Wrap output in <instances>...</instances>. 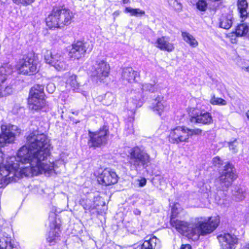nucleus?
<instances>
[{
  "label": "nucleus",
  "mask_w": 249,
  "mask_h": 249,
  "mask_svg": "<svg viewBox=\"0 0 249 249\" xmlns=\"http://www.w3.org/2000/svg\"><path fill=\"white\" fill-rule=\"evenodd\" d=\"M198 9L201 11H205L207 8V3L204 0H199L196 3Z\"/></svg>",
  "instance_id": "obj_41"
},
{
  "label": "nucleus",
  "mask_w": 249,
  "mask_h": 249,
  "mask_svg": "<svg viewBox=\"0 0 249 249\" xmlns=\"http://www.w3.org/2000/svg\"><path fill=\"white\" fill-rule=\"evenodd\" d=\"M0 153H1V151H0Z\"/></svg>",
  "instance_id": "obj_55"
},
{
  "label": "nucleus",
  "mask_w": 249,
  "mask_h": 249,
  "mask_svg": "<svg viewBox=\"0 0 249 249\" xmlns=\"http://www.w3.org/2000/svg\"><path fill=\"white\" fill-rule=\"evenodd\" d=\"M213 161L214 165H222L223 164V160H220L219 157H214L213 159Z\"/></svg>",
  "instance_id": "obj_47"
},
{
  "label": "nucleus",
  "mask_w": 249,
  "mask_h": 249,
  "mask_svg": "<svg viewBox=\"0 0 249 249\" xmlns=\"http://www.w3.org/2000/svg\"><path fill=\"white\" fill-rule=\"evenodd\" d=\"M59 20L60 28L70 24L74 15L69 9L65 8H57Z\"/></svg>",
  "instance_id": "obj_17"
},
{
  "label": "nucleus",
  "mask_w": 249,
  "mask_h": 249,
  "mask_svg": "<svg viewBox=\"0 0 249 249\" xmlns=\"http://www.w3.org/2000/svg\"><path fill=\"white\" fill-rule=\"evenodd\" d=\"M178 202L174 203L171 209L170 224L177 231L188 240L196 241L200 236H205L212 233L219 226L220 217L217 215L208 217L198 216L195 218L194 222L176 219L179 213Z\"/></svg>",
  "instance_id": "obj_2"
},
{
  "label": "nucleus",
  "mask_w": 249,
  "mask_h": 249,
  "mask_svg": "<svg viewBox=\"0 0 249 249\" xmlns=\"http://www.w3.org/2000/svg\"><path fill=\"white\" fill-rule=\"evenodd\" d=\"M238 142L237 140H234L232 142H231L229 143L230 150L232 151L233 153H235L237 151V146Z\"/></svg>",
  "instance_id": "obj_40"
},
{
  "label": "nucleus",
  "mask_w": 249,
  "mask_h": 249,
  "mask_svg": "<svg viewBox=\"0 0 249 249\" xmlns=\"http://www.w3.org/2000/svg\"><path fill=\"white\" fill-rule=\"evenodd\" d=\"M142 89L143 91H149L151 92H155L157 89L154 85L149 83L142 85Z\"/></svg>",
  "instance_id": "obj_38"
},
{
  "label": "nucleus",
  "mask_w": 249,
  "mask_h": 249,
  "mask_svg": "<svg viewBox=\"0 0 249 249\" xmlns=\"http://www.w3.org/2000/svg\"><path fill=\"white\" fill-rule=\"evenodd\" d=\"M91 200L87 197L82 198L79 201L80 204L83 208L86 211H89L92 215L94 214V212L92 211L95 209V207L91 205Z\"/></svg>",
  "instance_id": "obj_30"
},
{
  "label": "nucleus",
  "mask_w": 249,
  "mask_h": 249,
  "mask_svg": "<svg viewBox=\"0 0 249 249\" xmlns=\"http://www.w3.org/2000/svg\"><path fill=\"white\" fill-rule=\"evenodd\" d=\"M124 12L129 13L131 16L137 18L141 17L145 15V12L139 8H133L131 7H127L124 10Z\"/></svg>",
  "instance_id": "obj_32"
},
{
  "label": "nucleus",
  "mask_w": 249,
  "mask_h": 249,
  "mask_svg": "<svg viewBox=\"0 0 249 249\" xmlns=\"http://www.w3.org/2000/svg\"><path fill=\"white\" fill-rule=\"evenodd\" d=\"M89 74L97 80L102 81L108 77L110 72V66L105 60L98 59L93 62L88 68Z\"/></svg>",
  "instance_id": "obj_5"
},
{
  "label": "nucleus",
  "mask_w": 249,
  "mask_h": 249,
  "mask_svg": "<svg viewBox=\"0 0 249 249\" xmlns=\"http://www.w3.org/2000/svg\"><path fill=\"white\" fill-rule=\"evenodd\" d=\"M160 245V240L156 236L151 235L140 245V249H159Z\"/></svg>",
  "instance_id": "obj_21"
},
{
  "label": "nucleus",
  "mask_w": 249,
  "mask_h": 249,
  "mask_svg": "<svg viewBox=\"0 0 249 249\" xmlns=\"http://www.w3.org/2000/svg\"><path fill=\"white\" fill-rule=\"evenodd\" d=\"M181 36L183 39L192 47H196L198 43L196 38L190 33L187 32H182Z\"/></svg>",
  "instance_id": "obj_27"
},
{
  "label": "nucleus",
  "mask_w": 249,
  "mask_h": 249,
  "mask_svg": "<svg viewBox=\"0 0 249 249\" xmlns=\"http://www.w3.org/2000/svg\"><path fill=\"white\" fill-rule=\"evenodd\" d=\"M77 76L75 75H71L69 76L66 82V87H70L73 91L79 92L80 84L76 80Z\"/></svg>",
  "instance_id": "obj_26"
},
{
  "label": "nucleus",
  "mask_w": 249,
  "mask_h": 249,
  "mask_svg": "<svg viewBox=\"0 0 249 249\" xmlns=\"http://www.w3.org/2000/svg\"><path fill=\"white\" fill-rule=\"evenodd\" d=\"M27 145H24L16 156H49L50 145L47 136L37 131L30 133L27 136Z\"/></svg>",
  "instance_id": "obj_3"
},
{
  "label": "nucleus",
  "mask_w": 249,
  "mask_h": 249,
  "mask_svg": "<svg viewBox=\"0 0 249 249\" xmlns=\"http://www.w3.org/2000/svg\"><path fill=\"white\" fill-rule=\"evenodd\" d=\"M134 213L136 215H140L141 212L139 210L136 209L134 211Z\"/></svg>",
  "instance_id": "obj_50"
},
{
  "label": "nucleus",
  "mask_w": 249,
  "mask_h": 249,
  "mask_svg": "<svg viewBox=\"0 0 249 249\" xmlns=\"http://www.w3.org/2000/svg\"><path fill=\"white\" fill-rule=\"evenodd\" d=\"M105 100H107V99H109L108 102H106V104L107 105H109L111 104V103L113 102L114 99V96L113 95L110 93H107L105 94Z\"/></svg>",
  "instance_id": "obj_45"
},
{
  "label": "nucleus",
  "mask_w": 249,
  "mask_h": 249,
  "mask_svg": "<svg viewBox=\"0 0 249 249\" xmlns=\"http://www.w3.org/2000/svg\"><path fill=\"white\" fill-rule=\"evenodd\" d=\"M17 68L19 73L30 75L37 71V61L33 56H27L19 60Z\"/></svg>",
  "instance_id": "obj_10"
},
{
  "label": "nucleus",
  "mask_w": 249,
  "mask_h": 249,
  "mask_svg": "<svg viewBox=\"0 0 249 249\" xmlns=\"http://www.w3.org/2000/svg\"><path fill=\"white\" fill-rule=\"evenodd\" d=\"M125 131L126 132L127 134H131L133 133L134 129H133V125L132 122H128L125 124Z\"/></svg>",
  "instance_id": "obj_42"
},
{
  "label": "nucleus",
  "mask_w": 249,
  "mask_h": 249,
  "mask_svg": "<svg viewBox=\"0 0 249 249\" xmlns=\"http://www.w3.org/2000/svg\"><path fill=\"white\" fill-rule=\"evenodd\" d=\"M155 46L162 51L171 52L175 49L173 43L170 42V38L166 36L158 37L155 43Z\"/></svg>",
  "instance_id": "obj_20"
},
{
  "label": "nucleus",
  "mask_w": 249,
  "mask_h": 249,
  "mask_svg": "<svg viewBox=\"0 0 249 249\" xmlns=\"http://www.w3.org/2000/svg\"><path fill=\"white\" fill-rule=\"evenodd\" d=\"M210 103L213 105L217 106H226L227 104V101L221 98L217 97L214 94L211 95Z\"/></svg>",
  "instance_id": "obj_36"
},
{
  "label": "nucleus",
  "mask_w": 249,
  "mask_h": 249,
  "mask_svg": "<svg viewBox=\"0 0 249 249\" xmlns=\"http://www.w3.org/2000/svg\"><path fill=\"white\" fill-rule=\"evenodd\" d=\"M151 108L153 111L159 115H161L163 112L168 109L167 102L164 100L163 97L158 96L154 100Z\"/></svg>",
  "instance_id": "obj_19"
},
{
  "label": "nucleus",
  "mask_w": 249,
  "mask_h": 249,
  "mask_svg": "<svg viewBox=\"0 0 249 249\" xmlns=\"http://www.w3.org/2000/svg\"><path fill=\"white\" fill-rule=\"evenodd\" d=\"M138 185L140 187H143L146 184L147 180L144 177H142L138 180Z\"/></svg>",
  "instance_id": "obj_46"
},
{
  "label": "nucleus",
  "mask_w": 249,
  "mask_h": 249,
  "mask_svg": "<svg viewBox=\"0 0 249 249\" xmlns=\"http://www.w3.org/2000/svg\"><path fill=\"white\" fill-rule=\"evenodd\" d=\"M242 70L249 72V66L248 67H242Z\"/></svg>",
  "instance_id": "obj_51"
},
{
  "label": "nucleus",
  "mask_w": 249,
  "mask_h": 249,
  "mask_svg": "<svg viewBox=\"0 0 249 249\" xmlns=\"http://www.w3.org/2000/svg\"><path fill=\"white\" fill-rule=\"evenodd\" d=\"M13 72L11 65L5 64L0 67V97L11 94L13 89L8 84L9 77Z\"/></svg>",
  "instance_id": "obj_6"
},
{
  "label": "nucleus",
  "mask_w": 249,
  "mask_h": 249,
  "mask_svg": "<svg viewBox=\"0 0 249 249\" xmlns=\"http://www.w3.org/2000/svg\"><path fill=\"white\" fill-rule=\"evenodd\" d=\"M46 104L44 98L29 95L28 98L29 107L30 109L37 110L41 109Z\"/></svg>",
  "instance_id": "obj_23"
},
{
  "label": "nucleus",
  "mask_w": 249,
  "mask_h": 249,
  "mask_svg": "<svg viewBox=\"0 0 249 249\" xmlns=\"http://www.w3.org/2000/svg\"><path fill=\"white\" fill-rule=\"evenodd\" d=\"M120 11L119 10L115 11L113 13V16L114 17V18L115 19L116 17H118L120 15Z\"/></svg>",
  "instance_id": "obj_49"
},
{
  "label": "nucleus",
  "mask_w": 249,
  "mask_h": 249,
  "mask_svg": "<svg viewBox=\"0 0 249 249\" xmlns=\"http://www.w3.org/2000/svg\"><path fill=\"white\" fill-rule=\"evenodd\" d=\"M187 132L188 134V139L190 136L193 135H200L202 133V130L199 128H195V129H189L187 128Z\"/></svg>",
  "instance_id": "obj_39"
},
{
  "label": "nucleus",
  "mask_w": 249,
  "mask_h": 249,
  "mask_svg": "<svg viewBox=\"0 0 249 249\" xmlns=\"http://www.w3.org/2000/svg\"><path fill=\"white\" fill-rule=\"evenodd\" d=\"M248 25L246 23H242L237 26L235 33L237 36H244L248 33Z\"/></svg>",
  "instance_id": "obj_35"
},
{
  "label": "nucleus",
  "mask_w": 249,
  "mask_h": 249,
  "mask_svg": "<svg viewBox=\"0 0 249 249\" xmlns=\"http://www.w3.org/2000/svg\"><path fill=\"white\" fill-rule=\"evenodd\" d=\"M190 120L192 123L204 124H210L213 123V118L211 113L205 111L196 113L191 117Z\"/></svg>",
  "instance_id": "obj_18"
},
{
  "label": "nucleus",
  "mask_w": 249,
  "mask_h": 249,
  "mask_svg": "<svg viewBox=\"0 0 249 249\" xmlns=\"http://www.w3.org/2000/svg\"><path fill=\"white\" fill-rule=\"evenodd\" d=\"M232 24V17L231 16H222L220 20L219 26L225 29H229L231 27Z\"/></svg>",
  "instance_id": "obj_31"
},
{
  "label": "nucleus",
  "mask_w": 249,
  "mask_h": 249,
  "mask_svg": "<svg viewBox=\"0 0 249 249\" xmlns=\"http://www.w3.org/2000/svg\"><path fill=\"white\" fill-rule=\"evenodd\" d=\"M241 249H249V243L246 244Z\"/></svg>",
  "instance_id": "obj_52"
},
{
  "label": "nucleus",
  "mask_w": 249,
  "mask_h": 249,
  "mask_svg": "<svg viewBox=\"0 0 249 249\" xmlns=\"http://www.w3.org/2000/svg\"><path fill=\"white\" fill-rule=\"evenodd\" d=\"M142 106V102L137 99H132L127 104V107L132 113H134L136 108Z\"/></svg>",
  "instance_id": "obj_34"
},
{
  "label": "nucleus",
  "mask_w": 249,
  "mask_h": 249,
  "mask_svg": "<svg viewBox=\"0 0 249 249\" xmlns=\"http://www.w3.org/2000/svg\"><path fill=\"white\" fill-rule=\"evenodd\" d=\"M238 178V175L234 165L230 162L226 163L222 172L218 177L219 183L222 187L226 188L231 186Z\"/></svg>",
  "instance_id": "obj_7"
},
{
  "label": "nucleus",
  "mask_w": 249,
  "mask_h": 249,
  "mask_svg": "<svg viewBox=\"0 0 249 249\" xmlns=\"http://www.w3.org/2000/svg\"><path fill=\"white\" fill-rule=\"evenodd\" d=\"M220 249H235L239 239L234 233L224 232L217 235Z\"/></svg>",
  "instance_id": "obj_8"
},
{
  "label": "nucleus",
  "mask_w": 249,
  "mask_h": 249,
  "mask_svg": "<svg viewBox=\"0 0 249 249\" xmlns=\"http://www.w3.org/2000/svg\"><path fill=\"white\" fill-rule=\"evenodd\" d=\"M122 1L124 4L128 3L129 2V0H122Z\"/></svg>",
  "instance_id": "obj_53"
},
{
  "label": "nucleus",
  "mask_w": 249,
  "mask_h": 249,
  "mask_svg": "<svg viewBox=\"0 0 249 249\" xmlns=\"http://www.w3.org/2000/svg\"><path fill=\"white\" fill-rule=\"evenodd\" d=\"M1 130L0 147L4 146L6 143L13 142L16 135L20 133V131L17 126L10 124L1 125Z\"/></svg>",
  "instance_id": "obj_9"
},
{
  "label": "nucleus",
  "mask_w": 249,
  "mask_h": 249,
  "mask_svg": "<svg viewBox=\"0 0 249 249\" xmlns=\"http://www.w3.org/2000/svg\"><path fill=\"white\" fill-rule=\"evenodd\" d=\"M187 127L185 126H178L171 130L169 136V141L173 143H179L188 141V134Z\"/></svg>",
  "instance_id": "obj_14"
},
{
  "label": "nucleus",
  "mask_w": 249,
  "mask_h": 249,
  "mask_svg": "<svg viewBox=\"0 0 249 249\" xmlns=\"http://www.w3.org/2000/svg\"><path fill=\"white\" fill-rule=\"evenodd\" d=\"M107 130L105 127L94 132L89 131L90 139L88 144L89 146L99 147L105 144L107 141Z\"/></svg>",
  "instance_id": "obj_13"
},
{
  "label": "nucleus",
  "mask_w": 249,
  "mask_h": 249,
  "mask_svg": "<svg viewBox=\"0 0 249 249\" xmlns=\"http://www.w3.org/2000/svg\"><path fill=\"white\" fill-rule=\"evenodd\" d=\"M46 63L53 67L58 71L66 70L68 66L65 54L61 51L51 52L47 50L44 54Z\"/></svg>",
  "instance_id": "obj_4"
},
{
  "label": "nucleus",
  "mask_w": 249,
  "mask_h": 249,
  "mask_svg": "<svg viewBox=\"0 0 249 249\" xmlns=\"http://www.w3.org/2000/svg\"><path fill=\"white\" fill-rule=\"evenodd\" d=\"M125 150L130 154V156H145V155H147L142 147L136 146L132 148L127 147L125 148Z\"/></svg>",
  "instance_id": "obj_33"
},
{
  "label": "nucleus",
  "mask_w": 249,
  "mask_h": 249,
  "mask_svg": "<svg viewBox=\"0 0 249 249\" xmlns=\"http://www.w3.org/2000/svg\"><path fill=\"white\" fill-rule=\"evenodd\" d=\"M119 177L115 171L106 167L97 176L98 183L103 186H107L117 183Z\"/></svg>",
  "instance_id": "obj_11"
},
{
  "label": "nucleus",
  "mask_w": 249,
  "mask_h": 249,
  "mask_svg": "<svg viewBox=\"0 0 249 249\" xmlns=\"http://www.w3.org/2000/svg\"><path fill=\"white\" fill-rule=\"evenodd\" d=\"M169 4L176 11H179L182 9V4L177 0H167Z\"/></svg>",
  "instance_id": "obj_37"
},
{
  "label": "nucleus",
  "mask_w": 249,
  "mask_h": 249,
  "mask_svg": "<svg viewBox=\"0 0 249 249\" xmlns=\"http://www.w3.org/2000/svg\"><path fill=\"white\" fill-rule=\"evenodd\" d=\"M237 6L240 14V17L242 18L247 17L248 4L246 0H238Z\"/></svg>",
  "instance_id": "obj_29"
},
{
  "label": "nucleus",
  "mask_w": 249,
  "mask_h": 249,
  "mask_svg": "<svg viewBox=\"0 0 249 249\" xmlns=\"http://www.w3.org/2000/svg\"><path fill=\"white\" fill-rule=\"evenodd\" d=\"M29 95L44 98V86L42 85H35L31 88Z\"/></svg>",
  "instance_id": "obj_28"
},
{
  "label": "nucleus",
  "mask_w": 249,
  "mask_h": 249,
  "mask_svg": "<svg viewBox=\"0 0 249 249\" xmlns=\"http://www.w3.org/2000/svg\"><path fill=\"white\" fill-rule=\"evenodd\" d=\"M49 226L50 230L47 234L46 241L50 246H53L57 243V239L60 236L61 225L55 218L50 223Z\"/></svg>",
  "instance_id": "obj_16"
},
{
  "label": "nucleus",
  "mask_w": 249,
  "mask_h": 249,
  "mask_svg": "<svg viewBox=\"0 0 249 249\" xmlns=\"http://www.w3.org/2000/svg\"><path fill=\"white\" fill-rule=\"evenodd\" d=\"M131 163L136 168L141 166L145 168L150 162L149 157H131Z\"/></svg>",
  "instance_id": "obj_25"
},
{
  "label": "nucleus",
  "mask_w": 249,
  "mask_h": 249,
  "mask_svg": "<svg viewBox=\"0 0 249 249\" xmlns=\"http://www.w3.org/2000/svg\"><path fill=\"white\" fill-rule=\"evenodd\" d=\"M57 8H54L46 19V24L50 29L60 28Z\"/></svg>",
  "instance_id": "obj_22"
},
{
  "label": "nucleus",
  "mask_w": 249,
  "mask_h": 249,
  "mask_svg": "<svg viewBox=\"0 0 249 249\" xmlns=\"http://www.w3.org/2000/svg\"><path fill=\"white\" fill-rule=\"evenodd\" d=\"M55 89V86L53 83H49L46 86V90L50 93H52Z\"/></svg>",
  "instance_id": "obj_44"
},
{
  "label": "nucleus",
  "mask_w": 249,
  "mask_h": 249,
  "mask_svg": "<svg viewBox=\"0 0 249 249\" xmlns=\"http://www.w3.org/2000/svg\"><path fill=\"white\" fill-rule=\"evenodd\" d=\"M14 2L17 4H21L23 6H27L32 3L35 0H13Z\"/></svg>",
  "instance_id": "obj_43"
},
{
  "label": "nucleus",
  "mask_w": 249,
  "mask_h": 249,
  "mask_svg": "<svg viewBox=\"0 0 249 249\" xmlns=\"http://www.w3.org/2000/svg\"><path fill=\"white\" fill-rule=\"evenodd\" d=\"M180 249H192V246L189 244H182Z\"/></svg>",
  "instance_id": "obj_48"
},
{
  "label": "nucleus",
  "mask_w": 249,
  "mask_h": 249,
  "mask_svg": "<svg viewBox=\"0 0 249 249\" xmlns=\"http://www.w3.org/2000/svg\"><path fill=\"white\" fill-rule=\"evenodd\" d=\"M0 231V249H18L12 242V230L10 227L1 226Z\"/></svg>",
  "instance_id": "obj_12"
},
{
  "label": "nucleus",
  "mask_w": 249,
  "mask_h": 249,
  "mask_svg": "<svg viewBox=\"0 0 249 249\" xmlns=\"http://www.w3.org/2000/svg\"><path fill=\"white\" fill-rule=\"evenodd\" d=\"M65 164L61 159L51 161L48 157H0V184L6 186L13 178L56 173Z\"/></svg>",
  "instance_id": "obj_1"
},
{
  "label": "nucleus",
  "mask_w": 249,
  "mask_h": 249,
  "mask_svg": "<svg viewBox=\"0 0 249 249\" xmlns=\"http://www.w3.org/2000/svg\"><path fill=\"white\" fill-rule=\"evenodd\" d=\"M138 73L131 67H127L123 69L122 73V78L123 81L128 83L135 81Z\"/></svg>",
  "instance_id": "obj_24"
},
{
  "label": "nucleus",
  "mask_w": 249,
  "mask_h": 249,
  "mask_svg": "<svg viewBox=\"0 0 249 249\" xmlns=\"http://www.w3.org/2000/svg\"><path fill=\"white\" fill-rule=\"evenodd\" d=\"M89 44L82 41H77L73 44L70 50L69 56L72 60L79 59L85 55Z\"/></svg>",
  "instance_id": "obj_15"
},
{
  "label": "nucleus",
  "mask_w": 249,
  "mask_h": 249,
  "mask_svg": "<svg viewBox=\"0 0 249 249\" xmlns=\"http://www.w3.org/2000/svg\"><path fill=\"white\" fill-rule=\"evenodd\" d=\"M246 116L247 118L249 119V110L246 113Z\"/></svg>",
  "instance_id": "obj_54"
}]
</instances>
